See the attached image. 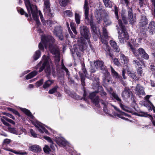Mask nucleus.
<instances>
[{"mask_svg": "<svg viewBox=\"0 0 155 155\" xmlns=\"http://www.w3.org/2000/svg\"><path fill=\"white\" fill-rule=\"evenodd\" d=\"M34 125L41 133H43L45 132L46 134H48V131L44 127L41 125L39 123H38L37 125L35 124Z\"/></svg>", "mask_w": 155, "mask_h": 155, "instance_id": "obj_19", "label": "nucleus"}, {"mask_svg": "<svg viewBox=\"0 0 155 155\" xmlns=\"http://www.w3.org/2000/svg\"><path fill=\"white\" fill-rule=\"evenodd\" d=\"M94 64L97 68H100L101 70H104L106 72L107 71V68L104 66L102 61H98L94 62Z\"/></svg>", "mask_w": 155, "mask_h": 155, "instance_id": "obj_12", "label": "nucleus"}, {"mask_svg": "<svg viewBox=\"0 0 155 155\" xmlns=\"http://www.w3.org/2000/svg\"><path fill=\"white\" fill-rule=\"evenodd\" d=\"M104 21L106 26H109L111 24V21L108 17L104 18Z\"/></svg>", "mask_w": 155, "mask_h": 155, "instance_id": "obj_32", "label": "nucleus"}, {"mask_svg": "<svg viewBox=\"0 0 155 155\" xmlns=\"http://www.w3.org/2000/svg\"><path fill=\"white\" fill-rule=\"evenodd\" d=\"M61 5L63 6H65L68 2V0H59Z\"/></svg>", "mask_w": 155, "mask_h": 155, "instance_id": "obj_44", "label": "nucleus"}, {"mask_svg": "<svg viewBox=\"0 0 155 155\" xmlns=\"http://www.w3.org/2000/svg\"><path fill=\"white\" fill-rule=\"evenodd\" d=\"M128 10V19L129 20L130 24H132L136 21V18L134 17L132 13V10L131 8L129 7Z\"/></svg>", "mask_w": 155, "mask_h": 155, "instance_id": "obj_11", "label": "nucleus"}, {"mask_svg": "<svg viewBox=\"0 0 155 155\" xmlns=\"http://www.w3.org/2000/svg\"><path fill=\"white\" fill-rule=\"evenodd\" d=\"M8 130L9 132L12 133L17 135L18 134V132L15 128L8 127Z\"/></svg>", "mask_w": 155, "mask_h": 155, "instance_id": "obj_42", "label": "nucleus"}, {"mask_svg": "<svg viewBox=\"0 0 155 155\" xmlns=\"http://www.w3.org/2000/svg\"><path fill=\"white\" fill-rule=\"evenodd\" d=\"M50 5L49 1H44V10L46 13L50 14L51 9L50 8Z\"/></svg>", "mask_w": 155, "mask_h": 155, "instance_id": "obj_18", "label": "nucleus"}, {"mask_svg": "<svg viewBox=\"0 0 155 155\" xmlns=\"http://www.w3.org/2000/svg\"><path fill=\"white\" fill-rule=\"evenodd\" d=\"M140 116H142V117H147V116H149L150 117L152 118V117L151 115L150 114H148L146 113L145 112H141L140 114Z\"/></svg>", "mask_w": 155, "mask_h": 155, "instance_id": "obj_52", "label": "nucleus"}, {"mask_svg": "<svg viewBox=\"0 0 155 155\" xmlns=\"http://www.w3.org/2000/svg\"><path fill=\"white\" fill-rule=\"evenodd\" d=\"M121 97L124 99L127 100L131 97V99L134 103H135V97L133 95L130 89L128 87H125L121 93Z\"/></svg>", "mask_w": 155, "mask_h": 155, "instance_id": "obj_6", "label": "nucleus"}, {"mask_svg": "<svg viewBox=\"0 0 155 155\" xmlns=\"http://www.w3.org/2000/svg\"><path fill=\"white\" fill-rule=\"evenodd\" d=\"M111 46L113 48V50L116 52H118L120 51L119 48L117 45L116 43L114 41L110 40V41Z\"/></svg>", "mask_w": 155, "mask_h": 155, "instance_id": "obj_21", "label": "nucleus"}, {"mask_svg": "<svg viewBox=\"0 0 155 155\" xmlns=\"http://www.w3.org/2000/svg\"><path fill=\"white\" fill-rule=\"evenodd\" d=\"M57 143L60 146H65L66 144V141L63 138L58 137L57 139Z\"/></svg>", "mask_w": 155, "mask_h": 155, "instance_id": "obj_24", "label": "nucleus"}, {"mask_svg": "<svg viewBox=\"0 0 155 155\" xmlns=\"http://www.w3.org/2000/svg\"><path fill=\"white\" fill-rule=\"evenodd\" d=\"M41 55V52L39 51H36L33 56V58L35 60H37Z\"/></svg>", "mask_w": 155, "mask_h": 155, "instance_id": "obj_36", "label": "nucleus"}, {"mask_svg": "<svg viewBox=\"0 0 155 155\" xmlns=\"http://www.w3.org/2000/svg\"><path fill=\"white\" fill-rule=\"evenodd\" d=\"M138 54H140L141 57L146 60H148L149 58L148 55L146 52L142 48H140L138 49Z\"/></svg>", "mask_w": 155, "mask_h": 155, "instance_id": "obj_14", "label": "nucleus"}, {"mask_svg": "<svg viewBox=\"0 0 155 155\" xmlns=\"http://www.w3.org/2000/svg\"><path fill=\"white\" fill-rule=\"evenodd\" d=\"M128 74L130 77L135 80H138L139 79V77H137L134 73L130 72L128 73Z\"/></svg>", "mask_w": 155, "mask_h": 155, "instance_id": "obj_37", "label": "nucleus"}, {"mask_svg": "<svg viewBox=\"0 0 155 155\" xmlns=\"http://www.w3.org/2000/svg\"><path fill=\"white\" fill-rule=\"evenodd\" d=\"M37 73L38 72L37 71H34L27 75L26 76V78L27 80L29 79L34 77L37 74Z\"/></svg>", "mask_w": 155, "mask_h": 155, "instance_id": "obj_28", "label": "nucleus"}, {"mask_svg": "<svg viewBox=\"0 0 155 155\" xmlns=\"http://www.w3.org/2000/svg\"><path fill=\"white\" fill-rule=\"evenodd\" d=\"M90 25L91 32L94 41H97V38L99 36H100L101 39L102 38L103 39L105 40L101 36L100 30L96 27L95 25L93 24L92 21L90 22Z\"/></svg>", "mask_w": 155, "mask_h": 155, "instance_id": "obj_4", "label": "nucleus"}, {"mask_svg": "<svg viewBox=\"0 0 155 155\" xmlns=\"http://www.w3.org/2000/svg\"><path fill=\"white\" fill-rule=\"evenodd\" d=\"M105 73H106V75L103 79V81L105 84H107L110 81L111 78H110V74L107 72V71L106 72L105 71Z\"/></svg>", "mask_w": 155, "mask_h": 155, "instance_id": "obj_25", "label": "nucleus"}, {"mask_svg": "<svg viewBox=\"0 0 155 155\" xmlns=\"http://www.w3.org/2000/svg\"><path fill=\"white\" fill-rule=\"evenodd\" d=\"M101 41L102 43L105 45L106 48L105 50L106 52V54H108L111 58H113L114 56L113 54L110 52V47L108 45V42L106 40H104L101 38Z\"/></svg>", "mask_w": 155, "mask_h": 155, "instance_id": "obj_10", "label": "nucleus"}, {"mask_svg": "<svg viewBox=\"0 0 155 155\" xmlns=\"http://www.w3.org/2000/svg\"><path fill=\"white\" fill-rule=\"evenodd\" d=\"M42 61L43 62L42 66L39 68V72H41L45 68V72L48 74H50V73L51 66L52 67L53 64L49 57L48 56H46L45 55H43L42 60L37 65L36 68H38V66L41 65Z\"/></svg>", "mask_w": 155, "mask_h": 155, "instance_id": "obj_2", "label": "nucleus"}, {"mask_svg": "<svg viewBox=\"0 0 155 155\" xmlns=\"http://www.w3.org/2000/svg\"><path fill=\"white\" fill-rule=\"evenodd\" d=\"M133 64L135 65L139 66L141 64L142 62L140 61V58H138L137 59H134L132 62Z\"/></svg>", "mask_w": 155, "mask_h": 155, "instance_id": "obj_29", "label": "nucleus"}, {"mask_svg": "<svg viewBox=\"0 0 155 155\" xmlns=\"http://www.w3.org/2000/svg\"><path fill=\"white\" fill-rule=\"evenodd\" d=\"M43 150L46 153H49L51 150L49 147L47 145L45 146V147L43 148Z\"/></svg>", "mask_w": 155, "mask_h": 155, "instance_id": "obj_45", "label": "nucleus"}, {"mask_svg": "<svg viewBox=\"0 0 155 155\" xmlns=\"http://www.w3.org/2000/svg\"><path fill=\"white\" fill-rule=\"evenodd\" d=\"M128 45L130 47V48L131 49L132 51V52H133V54L135 55L136 56H138L139 54L138 53V51L134 49L133 45L130 43H129Z\"/></svg>", "mask_w": 155, "mask_h": 155, "instance_id": "obj_34", "label": "nucleus"}, {"mask_svg": "<svg viewBox=\"0 0 155 155\" xmlns=\"http://www.w3.org/2000/svg\"><path fill=\"white\" fill-rule=\"evenodd\" d=\"M100 95H101V97H103L104 99H106V93L104 91H101V92Z\"/></svg>", "mask_w": 155, "mask_h": 155, "instance_id": "obj_58", "label": "nucleus"}, {"mask_svg": "<svg viewBox=\"0 0 155 155\" xmlns=\"http://www.w3.org/2000/svg\"><path fill=\"white\" fill-rule=\"evenodd\" d=\"M54 82V80H48L46 81L44 84L43 87L44 89L49 87L51 84Z\"/></svg>", "mask_w": 155, "mask_h": 155, "instance_id": "obj_26", "label": "nucleus"}, {"mask_svg": "<svg viewBox=\"0 0 155 155\" xmlns=\"http://www.w3.org/2000/svg\"><path fill=\"white\" fill-rule=\"evenodd\" d=\"M150 68L151 71L153 72V73H155V66L153 65H151Z\"/></svg>", "mask_w": 155, "mask_h": 155, "instance_id": "obj_63", "label": "nucleus"}, {"mask_svg": "<svg viewBox=\"0 0 155 155\" xmlns=\"http://www.w3.org/2000/svg\"><path fill=\"white\" fill-rule=\"evenodd\" d=\"M120 58L122 63L124 64H127L129 60L128 57L122 53H120Z\"/></svg>", "mask_w": 155, "mask_h": 155, "instance_id": "obj_23", "label": "nucleus"}, {"mask_svg": "<svg viewBox=\"0 0 155 155\" xmlns=\"http://www.w3.org/2000/svg\"><path fill=\"white\" fill-rule=\"evenodd\" d=\"M118 22L119 25L121 28V30H123V29H126L125 28L124 26L123 25L122 22L121 20H118Z\"/></svg>", "mask_w": 155, "mask_h": 155, "instance_id": "obj_60", "label": "nucleus"}, {"mask_svg": "<svg viewBox=\"0 0 155 155\" xmlns=\"http://www.w3.org/2000/svg\"><path fill=\"white\" fill-rule=\"evenodd\" d=\"M41 42L46 48L48 47L49 48L50 52L55 55V60L57 62L60 61V52L59 49L53 45L54 42V39L51 36H42L41 38Z\"/></svg>", "mask_w": 155, "mask_h": 155, "instance_id": "obj_1", "label": "nucleus"}, {"mask_svg": "<svg viewBox=\"0 0 155 155\" xmlns=\"http://www.w3.org/2000/svg\"><path fill=\"white\" fill-rule=\"evenodd\" d=\"M80 76L81 78V84L82 85L84 86L85 85L84 80L85 79V77L84 75H82V74H80Z\"/></svg>", "mask_w": 155, "mask_h": 155, "instance_id": "obj_49", "label": "nucleus"}, {"mask_svg": "<svg viewBox=\"0 0 155 155\" xmlns=\"http://www.w3.org/2000/svg\"><path fill=\"white\" fill-rule=\"evenodd\" d=\"M43 81L44 80L43 79H41L39 81L37 82L36 83V85L38 87L41 86L42 84Z\"/></svg>", "mask_w": 155, "mask_h": 155, "instance_id": "obj_57", "label": "nucleus"}, {"mask_svg": "<svg viewBox=\"0 0 155 155\" xmlns=\"http://www.w3.org/2000/svg\"><path fill=\"white\" fill-rule=\"evenodd\" d=\"M81 17L79 14L75 13V19L76 23L79 24L80 23Z\"/></svg>", "mask_w": 155, "mask_h": 155, "instance_id": "obj_35", "label": "nucleus"}, {"mask_svg": "<svg viewBox=\"0 0 155 155\" xmlns=\"http://www.w3.org/2000/svg\"><path fill=\"white\" fill-rule=\"evenodd\" d=\"M21 110L24 112L27 115L32 119H33L34 116L32 114L31 112L25 108H22Z\"/></svg>", "mask_w": 155, "mask_h": 155, "instance_id": "obj_27", "label": "nucleus"}, {"mask_svg": "<svg viewBox=\"0 0 155 155\" xmlns=\"http://www.w3.org/2000/svg\"><path fill=\"white\" fill-rule=\"evenodd\" d=\"M151 96V95H147L144 97V99L145 100H146V102L148 103L151 106L153 105V104L149 100V98Z\"/></svg>", "mask_w": 155, "mask_h": 155, "instance_id": "obj_48", "label": "nucleus"}, {"mask_svg": "<svg viewBox=\"0 0 155 155\" xmlns=\"http://www.w3.org/2000/svg\"><path fill=\"white\" fill-rule=\"evenodd\" d=\"M122 76H123V78L124 79H126V77L125 75V73H126V71H125V69H123L122 70Z\"/></svg>", "mask_w": 155, "mask_h": 155, "instance_id": "obj_64", "label": "nucleus"}, {"mask_svg": "<svg viewBox=\"0 0 155 155\" xmlns=\"http://www.w3.org/2000/svg\"><path fill=\"white\" fill-rule=\"evenodd\" d=\"M3 114H4L5 115H6L7 116H8V117L12 119L13 120H15V118L11 114H10L8 113H5V112L3 113Z\"/></svg>", "mask_w": 155, "mask_h": 155, "instance_id": "obj_56", "label": "nucleus"}, {"mask_svg": "<svg viewBox=\"0 0 155 155\" xmlns=\"http://www.w3.org/2000/svg\"><path fill=\"white\" fill-rule=\"evenodd\" d=\"M142 68L141 67H139L137 70V74H138V77H140L142 76L143 74V71Z\"/></svg>", "mask_w": 155, "mask_h": 155, "instance_id": "obj_43", "label": "nucleus"}, {"mask_svg": "<svg viewBox=\"0 0 155 155\" xmlns=\"http://www.w3.org/2000/svg\"><path fill=\"white\" fill-rule=\"evenodd\" d=\"M25 4L27 8L28 12L30 15H31V13L32 14L37 11V7L36 6L31 5L29 0H25Z\"/></svg>", "mask_w": 155, "mask_h": 155, "instance_id": "obj_7", "label": "nucleus"}, {"mask_svg": "<svg viewBox=\"0 0 155 155\" xmlns=\"http://www.w3.org/2000/svg\"><path fill=\"white\" fill-rule=\"evenodd\" d=\"M65 16H68L69 17H72L73 15V12L70 10H67L63 12Z\"/></svg>", "mask_w": 155, "mask_h": 155, "instance_id": "obj_31", "label": "nucleus"}, {"mask_svg": "<svg viewBox=\"0 0 155 155\" xmlns=\"http://www.w3.org/2000/svg\"><path fill=\"white\" fill-rule=\"evenodd\" d=\"M111 105L113 107H114V109L116 110L117 111H118L119 112L121 113V115H126V114L125 113H124V112H121V111L118 108L116 107L115 106H114L113 105Z\"/></svg>", "mask_w": 155, "mask_h": 155, "instance_id": "obj_54", "label": "nucleus"}, {"mask_svg": "<svg viewBox=\"0 0 155 155\" xmlns=\"http://www.w3.org/2000/svg\"><path fill=\"white\" fill-rule=\"evenodd\" d=\"M117 30H118V33L119 34L118 38L119 41L121 43H124L129 39V36L128 34L127 31L126 29H123L121 30V32L119 31V28L116 26Z\"/></svg>", "mask_w": 155, "mask_h": 155, "instance_id": "obj_5", "label": "nucleus"}, {"mask_svg": "<svg viewBox=\"0 0 155 155\" xmlns=\"http://www.w3.org/2000/svg\"><path fill=\"white\" fill-rule=\"evenodd\" d=\"M128 45L130 47V48L131 49L132 51V52H133V54L135 55L136 56H138L139 54L138 53V51L134 49L133 45L130 43H129Z\"/></svg>", "mask_w": 155, "mask_h": 155, "instance_id": "obj_33", "label": "nucleus"}, {"mask_svg": "<svg viewBox=\"0 0 155 155\" xmlns=\"http://www.w3.org/2000/svg\"><path fill=\"white\" fill-rule=\"evenodd\" d=\"M135 91L138 95H145V93L144 91L143 87L140 84H137L136 86Z\"/></svg>", "mask_w": 155, "mask_h": 155, "instance_id": "obj_15", "label": "nucleus"}, {"mask_svg": "<svg viewBox=\"0 0 155 155\" xmlns=\"http://www.w3.org/2000/svg\"><path fill=\"white\" fill-rule=\"evenodd\" d=\"M92 101L96 105H97L99 102V97L98 96L96 97L95 98L92 100Z\"/></svg>", "mask_w": 155, "mask_h": 155, "instance_id": "obj_46", "label": "nucleus"}, {"mask_svg": "<svg viewBox=\"0 0 155 155\" xmlns=\"http://www.w3.org/2000/svg\"><path fill=\"white\" fill-rule=\"evenodd\" d=\"M44 138L46 140H48L49 142L51 143H53V141L51 138L48 136H44Z\"/></svg>", "mask_w": 155, "mask_h": 155, "instance_id": "obj_62", "label": "nucleus"}, {"mask_svg": "<svg viewBox=\"0 0 155 155\" xmlns=\"http://www.w3.org/2000/svg\"><path fill=\"white\" fill-rule=\"evenodd\" d=\"M97 93V92H93L91 93L89 96L90 98L92 100L94 99L96 96V94Z\"/></svg>", "mask_w": 155, "mask_h": 155, "instance_id": "obj_47", "label": "nucleus"}, {"mask_svg": "<svg viewBox=\"0 0 155 155\" xmlns=\"http://www.w3.org/2000/svg\"><path fill=\"white\" fill-rule=\"evenodd\" d=\"M109 92L111 94L112 97L117 101L119 102V104H120V106L121 109L124 111L128 112V111L125 109L126 107L121 103L122 101L120 98L119 97L117 94L113 91L112 88H110V91Z\"/></svg>", "mask_w": 155, "mask_h": 155, "instance_id": "obj_9", "label": "nucleus"}, {"mask_svg": "<svg viewBox=\"0 0 155 155\" xmlns=\"http://www.w3.org/2000/svg\"><path fill=\"white\" fill-rule=\"evenodd\" d=\"M53 32L54 35L58 37L61 40L63 39L64 37L62 34V29L60 26H57L55 27Z\"/></svg>", "mask_w": 155, "mask_h": 155, "instance_id": "obj_8", "label": "nucleus"}, {"mask_svg": "<svg viewBox=\"0 0 155 155\" xmlns=\"http://www.w3.org/2000/svg\"><path fill=\"white\" fill-rule=\"evenodd\" d=\"M80 29L81 35V40H82V38H84L85 40H87L88 42L90 44V38L91 37V35L88 28L86 26L82 25L80 27Z\"/></svg>", "mask_w": 155, "mask_h": 155, "instance_id": "obj_3", "label": "nucleus"}, {"mask_svg": "<svg viewBox=\"0 0 155 155\" xmlns=\"http://www.w3.org/2000/svg\"><path fill=\"white\" fill-rule=\"evenodd\" d=\"M102 31L104 37L107 39L108 37V33L107 32L106 28L104 27L102 28Z\"/></svg>", "mask_w": 155, "mask_h": 155, "instance_id": "obj_40", "label": "nucleus"}, {"mask_svg": "<svg viewBox=\"0 0 155 155\" xmlns=\"http://www.w3.org/2000/svg\"><path fill=\"white\" fill-rule=\"evenodd\" d=\"M29 149L30 150L36 153L40 152L41 150V147L37 145H34L31 146Z\"/></svg>", "mask_w": 155, "mask_h": 155, "instance_id": "obj_22", "label": "nucleus"}, {"mask_svg": "<svg viewBox=\"0 0 155 155\" xmlns=\"http://www.w3.org/2000/svg\"><path fill=\"white\" fill-rule=\"evenodd\" d=\"M0 120L4 125L8 127H10L11 126V125L8 123L5 120H4L3 118H1Z\"/></svg>", "mask_w": 155, "mask_h": 155, "instance_id": "obj_53", "label": "nucleus"}, {"mask_svg": "<svg viewBox=\"0 0 155 155\" xmlns=\"http://www.w3.org/2000/svg\"><path fill=\"white\" fill-rule=\"evenodd\" d=\"M84 8V10L85 18V19L88 20L89 19L88 16L89 15V8L87 0H85Z\"/></svg>", "mask_w": 155, "mask_h": 155, "instance_id": "obj_13", "label": "nucleus"}, {"mask_svg": "<svg viewBox=\"0 0 155 155\" xmlns=\"http://www.w3.org/2000/svg\"><path fill=\"white\" fill-rule=\"evenodd\" d=\"M149 28L152 30H154L155 29V22L154 21L151 22L148 27Z\"/></svg>", "mask_w": 155, "mask_h": 155, "instance_id": "obj_41", "label": "nucleus"}, {"mask_svg": "<svg viewBox=\"0 0 155 155\" xmlns=\"http://www.w3.org/2000/svg\"><path fill=\"white\" fill-rule=\"evenodd\" d=\"M3 149L8 151H11L15 154H19L21 155H26L27 153L25 151H23L22 150H19L18 151H16L15 150H13L12 149L10 148H7L4 147Z\"/></svg>", "mask_w": 155, "mask_h": 155, "instance_id": "obj_17", "label": "nucleus"}, {"mask_svg": "<svg viewBox=\"0 0 155 155\" xmlns=\"http://www.w3.org/2000/svg\"><path fill=\"white\" fill-rule=\"evenodd\" d=\"M110 69L111 72L113 75L116 78H119V76L117 73L114 69L111 66H110Z\"/></svg>", "mask_w": 155, "mask_h": 155, "instance_id": "obj_39", "label": "nucleus"}, {"mask_svg": "<svg viewBox=\"0 0 155 155\" xmlns=\"http://www.w3.org/2000/svg\"><path fill=\"white\" fill-rule=\"evenodd\" d=\"M100 102L101 104L104 105V107H105V108H107V106L108 104L107 101H104L103 100H101L100 101Z\"/></svg>", "mask_w": 155, "mask_h": 155, "instance_id": "obj_55", "label": "nucleus"}, {"mask_svg": "<svg viewBox=\"0 0 155 155\" xmlns=\"http://www.w3.org/2000/svg\"><path fill=\"white\" fill-rule=\"evenodd\" d=\"M114 64L118 66H121V64L117 58H114Z\"/></svg>", "mask_w": 155, "mask_h": 155, "instance_id": "obj_51", "label": "nucleus"}, {"mask_svg": "<svg viewBox=\"0 0 155 155\" xmlns=\"http://www.w3.org/2000/svg\"><path fill=\"white\" fill-rule=\"evenodd\" d=\"M19 12L21 15H24L26 17H28V14L27 13L25 12L24 9L22 8L20 9Z\"/></svg>", "mask_w": 155, "mask_h": 155, "instance_id": "obj_50", "label": "nucleus"}, {"mask_svg": "<svg viewBox=\"0 0 155 155\" xmlns=\"http://www.w3.org/2000/svg\"><path fill=\"white\" fill-rule=\"evenodd\" d=\"M31 14L32 15L33 18L36 21V23L37 25V27L38 28L39 27L41 23L38 20V15L37 11H36V12L33 13Z\"/></svg>", "mask_w": 155, "mask_h": 155, "instance_id": "obj_20", "label": "nucleus"}, {"mask_svg": "<svg viewBox=\"0 0 155 155\" xmlns=\"http://www.w3.org/2000/svg\"><path fill=\"white\" fill-rule=\"evenodd\" d=\"M148 20L145 16H141L139 21V25L141 27H144L147 25Z\"/></svg>", "mask_w": 155, "mask_h": 155, "instance_id": "obj_16", "label": "nucleus"}, {"mask_svg": "<svg viewBox=\"0 0 155 155\" xmlns=\"http://www.w3.org/2000/svg\"><path fill=\"white\" fill-rule=\"evenodd\" d=\"M30 132L33 137H37V134L35 133L33 130L31 129L30 130Z\"/></svg>", "mask_w": 155, "mask_h": 155, "instance_id": "obj_61", "label": "nucleus"}, {"mask_svg": "<svg viewBox=\"0 0 155 155\" xmlns=\"http://www.w3.org/2000/svg\"><path fill=\"white\" fill-rule=\"evenodd\" d=\"M114 12L115 15L116 16V18L117 19H118V9L117 8L116 6H114Z\"/></svg>", "mask_w": 155, "mask_h": 155, "instance_id": "obj_59", "label": "nucleus"}, {"mask_svg": "<svg viewBox=\"0 0 155 155\" xmlns=\"http://www.w3.org/2000/svg\"><path fill=\"white\" fill-rule=\"evenodd\" d=\"M104 3L106 7L111 8L112 5V3L110 0H103Z\"/></svg>", "mask_w": 155, "mask_h": 155, "instance_id": "obj_30", "label": "nucleus"}, {"mask_svg": "<svg viewBox=\"0 0 155 155\" xmlns=\"http://www.w3.org/2000/svg\"><path fill=\"white\" fill-rule=\"evenodd\" d=\"M58 87L57 85L55 86L49 90L48 93L51 94H54L57 91Z\"/></svg>", "mask_w": 155, "mask_h": 155, "instance_id": "obj_38", "label": "nucleus"}]
</instances>
